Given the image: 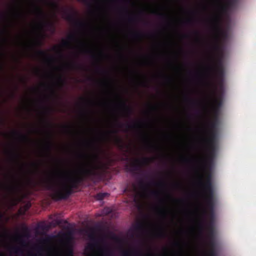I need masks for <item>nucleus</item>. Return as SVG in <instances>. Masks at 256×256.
<instances>
[{
  "label": "nucleus",
  "instance_id": "1",
  "mask_svg": "<svg viewBox=\"0 0 256 256\" xmlns=\"http://www.w3.org/2000/svg\"><path fill=\"white\" fill-rule=\"evenodd\" d=\"M88 158V160L84 164L78 174L68 178V184H64L62 190H57L52 183L48 184V189L54 191L52 194L53 200L58 201L68 198L74 192V189L78 188L86 176L95 174L96 171L100 168L102 164L100 156L98 153L96 152Z\"/></svg>",
  "mask_w": 256,
  "mask_h": 256
},
{
  "label": "nucleus",
  "instance_id": "60",
  "mask_svg": "<svg viewBox=\"0 0 256 256\" xmlns=\"http://www.w3.org/2000/svg\"><path fill=\"white\" fill-rule=\"evenodd\" d=\"M88 80H93V79L92 78H89Z\"/></svg>",
  "mask_w": 256,
  "mask_h": 256
},
{
  "label": "nucleus",
  "instance_id": "42",
  "mask_svg": "<svg viewBox=\"0 0 256 256\" xmlns=\"http://www.w3.org/2000/svg\"><path fill=\"white\" fill-rule=\"evenodd\" d=\"M234 1V0H228V6H231L233 4Z\"/></svg>",
  "mask_w": 256,
  "mask_h": 256
},
{
  "label": "nucleus",
  "instance_id": "64",
  "mask_svg": "<svg viewBox=\"0 0 256 256\" xmlns=\"http://www.w3.org/2000/svg\"><path fill=\"white\" fill-rule=\"evenodd\" d=\"M148 254L149 256H152V253H150V252H149V253Z\"/></svg>",
  "mask_w": 256,
  "mask_h": 256
},
{
  "label": "nucleus",
  "instance_id": "18",
  "mask_svg": "<svg viewBox=\"0 0 256 256\" xmlns=\"http://www.w3.org/2000/svg\"><path fill=\"white\" fill-rule=\"evenodd\" d=\"M114 144L120 149L123 148L124 147L122 139L118 136H116L114 138Z\"/></svg>",
  "mask_w": 256,
  "mask_h": 256
},
{
  "label": "nucleus",
  "instance_id": "37",
  "mask_svg": "<svg viewBox=\"0 0 256 256\" xmlns=\"http://www.w3.org/2000/svg\"><path fill=\"white\" fill-rule=\"evenodd\" d=\"M153 13L154 14H157L159 16V17L160 18H166V16L165 14H162V13H158L156 12V11H153Z\"/></svg>",
  "mask_w": 256,
  "mask_h": 256
},
{
  "label": "nucleus",
  "instance_id": "14",
  "mask_svg": "<svg viewBox=\"0 0 256 256\" xmlns=\"http://www.w3.org/2000/svg\"><path fill=\"white\" fill-rule=\"evenodd\" d=\"M76 39V36L74 34H70L68 35L67 40H63L62 42V46H67L70 44V42Z\"/></svg>",
  "mask_w": 256,
  "mask_h": 256
},
{
  "label": "nucleus",
  "instance_id": "58",
  "mask_svg": "<svg viewBox=\"0 0 256 256\" xmlns=\"http://www.w3.org/2000/svg\"><path fill=\"white\" fill-rule=\"evenodd\" d=\"M54 50H57L58 49V46H54Z\"/></svg>",
  "mask_w": 256,
  "mask_h": 256
},
{
  "label": "nucleus",
  "instance_id": "49",
  "mask_svg": "<svg viewBox=\"0 0 256 256\" xmlns=\"http://www.w3.org/2000/svg\"><path fill=\"white\" fill-rule=\"evenodd\" d=\"M192 20H191L189 19V20H188L186 21V22L187 24H190Z\"/></svg>",
  "mask_w": 256,
  "mask_h": 256
},
{
  "label": "nucleus",
  "instance_id": "51",
  "mask_svg": "<svg viewBox=\"0 0 256 256\" xmlns=\"http://www.w3.org/2000/svg\"><path fill=\"white\" fill-rule=\"evenodd\" d=\"M150 148H156V146L154 145H150Z\"/></svg>",
  "mask_w": 256,
  "mask_h": 256
},
{
  "label": "nucleus",
  "instance_id": "2",
  "mask_svg": "<svg viewBox=\"0 0 256 256\" xmlns=\"http://www.w3.org/2000/svg\"><path fill=\"white\" fill-rule=\"evenodd\" d=\"M218 122V116L214 114L213 120L208 124V137L205 139L208 155L206 158L202 159V168L204 171H206L208 168H210L214 157L217 139Z\"/></svg>",
  "mask_w": 256,
  "mask_h": 256
},
{
  "label": "nucleus",
  "instance_id": "40",
  "mask_svg": "<svg viewBox=\"0 0 256 256\" xmlns=\"http://www.w3.org/2000/svg\"><path fill=\"white\" fill-rule=\"evenodd\" d=\"M36 44L38 46H41L42 44V40L39 39L36 41Z\"/></svg>",
  "mask_w": 256,
  "mask_h": 256
},
{
  "label": "nucleus",
  "instance_id": "44",
  "mask_svg": "<svg viewBox=\"0 0 256 256\" xmlns=\"http://www.w3.org/2000/svg\"><path fill=\"white\" fill-rule=\"evenodd\" d=\"M116 122H117V123L118 124V126L119 128H122L124 126V124L118 122V120H116Z\"/></svg>",
  "mask_w": 256,
  "mask_h": 256
},
{
  "label": "nucleus",
  "instance_id": "25",
  "mask_svg": "<svg viewBox=\"0 0 256 256\" xmlns=\"http://www.w3.org/2000/svg\"><path fill=\"white\" fill-rule=\"evenodd\" d=\"M132 36L136 38H142L143 37V34L140 31H134L132 32Z\"/></svg>",
  "mask_w": 256,
  "mask_h": 256
},
{
  "label": "nucleus",
  "instance_id": "20",
  "mask_svg": "<svg viewBox=\"0 0 256 256\" xmlns=\"http://www.w3.org/2000/svg\"><path fill=\"white\" fill-rule=\"evenodd\" d=\"M124 126H126V129L130 130L134 128H140L141 126V124L140 122H136L133 124H124Z\"/></svg>",
  "mask_w": 256,
  "mask_h": 256
},
{
  "label": "nucleus",
  "instance_id": "24",
  "mask_svg": "<svg viewBox=\"0 0 256 256\" xmlns=\"http://www.w3.org/2000/svg\"><path fill=\"white\" fill-rule=\"evenodd\" d=\"M144 226L140 222L137 223L134 227V230L136 232H140L142 230Z\"/></svg>",
  "mask_w": 256,
  "mask_h": 256
},
{
  "label": "nucleus",
  "instance_id": "32",
  "mask_svg": "<svg viewBox=\"0 0 256 256\" xmlns=\"http://www.w3.org/2000/svg\"><path fill=\"white\" fill-rule=\"evenodd\" d=\"M58 84L62 86L66 83V80L62 78V76H59L58 78Z\"/></svg>",
  "mask_w": 256,
  "mask_h": 256
},
{
  "label": "nucleus",
  "instance_id": "7",
  "mask_svg": "<svg viewBox=\"0 0 256 256\" xmlns=\"http://www.w3.org/2000/svg\"><path fill=\"white\" fill-rule=\"evenodd\" d=\"M152 160V158H143L142 160L136 159L129 166H126V169L130 172H134L140 170L142 166L148 164Z\"/></svg>",
  "mask_w": 256,
  "mask_h": 256
},
{
  "label": "nucleus",
  "instance_id": "17",
  "mask_svg": "<svg viewBox=\"0 0 256 256\" xmlns=\"http://www.w3.org/2000/svg\"><path fill=\"white\" fill-rule=\"evenodd\" d=\"M12 134L18 136L19 138L22 141H28L30 140L28 137L25 134H22L18 132L14 131Z\"/></svg>",
  "mask_w": 256,
  "mask_h": 256
},
{
  "label": "nucleus",
  "instance_id": "38",
  "mask_svg": "<svg viewBox=\"0 0 256 256\" xmlns=\"http://www.w3.org/2000/svg\"><path fill=\"white\" fill-rule=\"evenodd\" d=\"M150 194L154 197H158V196L159 193L156 191H152L150 192Z\"/></svg>",
  "mask_w": 256,
  "mask_h": 256
},
{
  "label": "nucleus",
  "instance_id": "52",
  "mask_svg": "<svg viewBox=\"0 0 256 256\" xmlns=\"http://www.w3.org/2000/svg\"><path fill=\"white\" fill-rule=\"evenodd\" d=\"M96 151H100V150H101L100 148L98 147V146H96Z\"/></svg>",
  "mask_w": 256,
  "mask_h": 256
},
{
  "label": "nucleus",
  "instance_id": "10",
  "mask_svg": "<svg viewBox=\"0 0 256 256\" xmlns=\"http://www.w3.org/2000/svg\"><path fill=\"white\" fill-rule=\"evenodd\" d=\"M88 237L90 240L92 242V243L89 244L86 249L90 251H92L94 248L98 246V240L96 236L94 230H91V232L88 234Z\"/></svg>",
  "mask_w": 256,
  "mask_h": 256
},
{
  "label": "nucleus",
  "instance_id": "28",
  "mask_svg": "<svg viewBox=\"0 0 256 256\" xmlns=\"http://www.w3.org/2000/svg\"><path fill=\"white\" fill-rule=\"evenodd\" d=\"M48 3H49V4L54 10H60V6L56 2H53V1H50V2H49Z\"/></svg>",
  "mask_w": 256,
  "mask_h": 256
},
{
  "label": "nucleus",
  "instance_id": "62",
  "mask_svg": "<svg viewBox=\"0 0 256 256\" xmlns=\"http://www.w3.org/2000/svg\"><path fill=\"white\" fill-rule=\"evenodd\" d=\"M183 36H184V38H186V37H188V36H187V35L184 34V35H183Z\"/></svg>",
  "mask_w": 256,
  "mask_h": 256
},
{
  "label": "nucleus",
  "instance_id": "48",
  "mask_svg": "<svg viewBox=\"0 0 256 256\" xmlns=\"http://www.w3.org/2000/svg\"><path fill=\"white\" fill-rule=\"evenodd\" d=\"M53 60V58H52V57H50V56L48 57V61H51V60Z\"/></svg>",
  "mask_w": 256,
  "mask_h": 256
},
{
  "label": "nucleus",
  "instance_id": "61",
  "mask_svg": "<svg viewBox=\"0 0 256 256\" xmlns=\"http://www.w3.org/2000/svg\"><path fill=\"white\" fill-rule=\"evenodd\" d=\"M52 94H55V92L53 90H52Z\"/></svg>",
  "mask_w": 256,
  "mask_h": 256
},
{
  "label": "nucleus",
  "instance_id": "35",
  "mask_svg": "<svg viewBox=\"0 0 256 256\" xmlns=\"http://www.w3.org/2000/svg\"><path fill=\"white\" fill-rule=\"evenodd\" d=\"M208 256H216V250H210L208 253Z\"/></svg>",
  "mask_w": 256,
  "mask_h": 256
},
{
  "label": "nucleus",
  "instance_id": "41",
  "mask_svg": "<svg viewBox=\"0 0 256 256\" xmlns=\"http://www.w3.org/2000/svg\"><path fill=\"white\" fill-rule=\"evenodd\" d=\"M160 214L164 217L166 216V212L164 210H160Z\"/></svg>",
  "mask_w": 256,
  "mask_h": 256
},
{
  "label": "nucleus",
  "instance_id": "57",
  "mask_svg": "<svg viewBox=\"0 0 256 256\" xmlns=\"http://www.w3.org/2000/svg\"><path fill=\"white\" fill-rule=\"evenodd\" d=\"M18 16H22V14H21V13H20V12H18Z\"/></svg>",
  "mask_w": 256,
  "mask_h": 256
},
{
  "label": "nucleus",
  "instance_id": "22",
  "mask_svg": "<svg viewBox=\"0 0 256 256\" xmlns=\"http://www.w3.org/2000/svg\"><path fill=\"white\" fill-rule=\"evenodd\" d=\"M42 25L46 27H47L48 28L52 29V32H54L55 30L54 24L52 22H44L42 23Z\"/></svg>",
  "mask_w": 256,
  "mask_h": 256
},
{
  "label": "nucleus",
  "instance_id": "29",
  "mask_svg": "<svg viewBox=\"0 0 256 256\" xmlns=\"http://www.w3.org/2000/svg\"><path fill=\"white\" fill-rule=\"evenodd\" d=\"M82 52H83V53H91L92 54V55H91L92 58H93V59L96 58V55L93 54L92 51H91V50H87V49H85V48H82Z\"/></svg>",
  "mask_w": 256,
  "mask_h": 256
},
{
  "label": "nucleus",
  "instance_id": "16",
  "mask_svg": "<svg viewBox=\"0 0 256 256\" xmlns=\"http://www.w3.org/2000/svg\"><path fill=\"white\" fill-rule=\"evenodd\" d=\"M67 66L71 69L83 70L84 67L75 62H72L67 64Z\"/></svg>",
  "mask_w": 256,
  "mask_h": 256
},
{
  "label": "nucleus",
  "instance_id": "5",
  "mask_svg": "<svg viewBox=\"0 0 256 256\" xmlns=\"http://www.w3.org/2000/svg\"><path fill=\"white\" fill-rule=\"evenodd\" d=\"M208 69L213 72L219 91L222 92L224 90V71L221 58L218 59L216 65L212 64L208 66Z\"/></svg>",
  "mask_w": 256,
  "mask_h": 256
},
{
  "label": "nucleus",
  "instance_id": "54",
  "mask_svg": "<svg viewBox=\"0 0 256 256\" xmlns=\"http://www.w3.org/2000/svg\"><path fill=\"white\" fill-rule=\"evenodd\" d=\"M70 254H73L72 250L71 249L70 250Z\"/></svg>",
  "mask_w": 256,
  "mask_h": 256
},
{
  "label": "nucleus",
  "instance_id": "56",
  "mask_svg": "<svg viewBox=\"0 0 256 256\" xmlns=\"http://www.w3.org/2000/svg\"><path fill=\"white\" fill-rule=\"evenodd\" d=\"M33 164L36 167V169L38 170V166L36 164Z\"/></svg>",
  "mask_w": 256,
  "mask_h": 256
},
{
  "label": "nucleus",
  "instance_id": "27",
  "mask_svg": "<svg viewBox=\"0 0 256 256\" xmlns=\"http://www.w3.org/2000/svg\"><path fill=\"white\" fill-rule=\"evenodd\" d=\"M36 10L39 16L43 18L45 17L44 12L40 7L36 6Z\"/></svg>",
  "mask_w": 256,
  "mask_h": 256
},
{
  "label": "nucleus",
  "instance_id": "45",
  "mask_svg": "<svg viewBox=\"0 0 256 256\" xmlns=\"http://www.w3.org/2000/svg\"><path fill=\"white\" fill-rule=\"evenodd\" d=\"M86 256H96L93 254L90 253V254H87Z\"/></svg>",
  "mask_w": 256,
  "mask_h": 256
},
{
  "label": "nucleus",
  "instance_id": "31",
  "mask_svg": "<svg viewBox=\"0 0 256 256\" xmlns=\"http://www.w3.org/2000/svg\"><path fill=\"white\" fill-rule=\"evenodd\" d=\"M12 251L16 254H22V250L20 247H14L12 248Z\"/></svg>",
  "mask_w": 256,
  "mask_h": 256
},
{
  "label": "nucleus",
  "instance_id": "26",
  "mask_svg": "<svg viewBox=\"0 0 256 256\" xmlns=\"http://www.w3.org/2000/svg\"><path fill=\"white\" fill-rule=\"evenodd\" d=\"M208 246L210 250H216V242L215 240H208Z\"/></svg>",
  "mask_w": 256,
  "mask_h": 256
},
{
  "label": "nucleus",
  "instance_id": "63",
  "mask_svg": "<svg viewBox=\"0 0 256 256\" xmlns=\"http://www.w3.org/2000/svg\"><path fill=\"white\" fill-rule=\"evenodd\" d=\"M0 256H4V254L0 252Z\"/></svg>",
  "mask_w": 256,
  "mask_h": 256
},
{
  "label": "nucleus",
  "instance_id": "46",
  "mask_svg": "<svg viewBox=\"0 0 256 256\" xmlns=\"http://www.w3.org/2000/svg\"><path fill=\"white\" fill-rule=\"evenodd\" d=\"M153 184H156L157 185H163L164 184L162 183V182H160V183H156V182H153L152 183Z\"/></svg>",
  "mask_w": 256,
  "mask_h": 256
},
{
  "label": "nucleus",
  "instance_id": "30",
  "mask_svg": "<svg viewBox=\"0 0 256 256\" xmlns=\"http://www.w3.org/2000/svg\"><path fill=\"white\" fill-rule=\"evenodd\" d=\"M108 194L107 193H99L96 195V198L98 200H103Z\"/></svg>",
  "mask_w": 256,
  "mask_h": 256
},
{
  "label": "nucleus",
  "instance_id": "12",
  "mask_svg": "<svg viewBox=\"0 0 256 256\" xmlns=\"http://www.w3.org/2000/svg\"><path fill=\"white\" fill-rule=\"evenodd\" d=\"M22 230H23V232H24L22 236H18V240H20L21 244L22 245H24L25 244V242H24V241L22 240V237L24 236V237L27 238H29L30 236V230H28V228L26 226H24Z\"/></svg>",
  "mask_w": 256,
  "mask_h": 256
},
{
  "label": "nucleus",
  "instance_id": "19",
  "mask_svg": "<svg viewBox=\"0 0 256 256\" xmlns=\"http://www.w3.org/2000/svg\"><path fill=\"white\" fill-rule=\"evenodd\" d=\"M101 250L104 256H110L112 254L111 250L108 246L102 248Z\"/></svg>",
  "mask_w": 256,
  "mask_h": 256
},
{
  "label": "nucleus",
  "instance_id": "53",
  "mask_svg": "<svg viewBox=\"0 0 256 256\" xmlns=\"http://www.w3.org/2000/svg\"><path fill=\"white\" fill-rule=\"evenodd\" d=\"M174 245L176 246H179V243L178 242H176L174 243Z\"/></svg>",
  "mask_w": 256,
  "mask_h": 256
},
{
  "label": "nucleus",
  "instance_id": "11",
  "mask_svg": "<svg viewBox=\"0 0 256 256\" xmlns=\"http://www.w3.org/2000/svg\"><path fill=\"white\" fill-rule=\"evenodd\" d=\"M214 222V220H210L207 226L208 240H215Z\"/></svg>",
  "mask_w": 256,
  "mask_h": 256
},
{
  "label": "nucleus",
  "instance_id": "50",
  "mask_svg": "<svg viewBox=\"0 0 256 256\" xmlns=\"http://www.w3.org/2000/svg\"><path fill=\"white\" fill-rule=\"evenodd\" d=\"M118 132L116 130H112L111 132V133H112V134H117Z\"/></svg>",
  "mask_w": 256,
  "mask_h": 256
},
{
  "label": "nucleus",
  "instance_id": "21",
  "mask_svg": "<svg viewBox=\"0 0 256 256\" xmlns=\"http://www.w3.org/2000/svg\"><path fill=\"white\" fill-rule=\"evenodd\" d=\"M140 188L142 190H146L149 186V184L146 183L143 180H140L138 182Z\"/></svg>",
  "mask_w": 256,
  "mask_h": 256
},
{
  "label": "nucleus",
  "instance_id": "9",
  "mask_svg": "<svg viewBox=\"0 0 256 256\" xmlns=\"http://www.w3.org/2000/svg\"><path fill=\"white\" fill-rule=\"evenodd\" d=\"M212 94V96L210 98L213 114H214L218 116L220 108L222 105V95H219L216 97L213 96L216 94L215 91H213Z\"/></svg>",
  "mask_w": 256,
  "mask_h": 256
},
{
  "label": "nucleus",
  "instance_id": "23",
  "mask_svg": "<svg viewBox=\"0 0 256 256\" xmlns=\"http://www.w3.org/2000/svg\"><path fill=\"white\" fill-rule=\"evenodd\" d=\"M10 154L12 156V158L16 162L19 161L22 158V156L18 152H10Z\"/></svg>",
  "mask_w": 256,
  "mask_h": 256
},
{
  "label": "nucleus",
  "instance_id": "39",
  "mask_svg": "<svg viewBox=\"0 0 256 256\" xmlns=\"http://www.w3.org/2000/svg\"><path fill=\"white\" fill-rule=\"evenodd\" d=\"M136 20V18L135 16H130L128 18V20L130 22H134Z\"/></svg>",
  "mask_w": 256,
  "mask_h": 256
},
{
  "label": "nucleus",
  "instance_id": "36",
  "mask_svg": "<svg viewBox=\"0 0 256 256\" xmlns=\"http://www.w3.org/2000/svg\"><path fill=\"white\" fill-rule=\"evenodd\" d=\"M158 235L160 237H163L165 236V232L162 229H160L158 232Z\"/></svg>",
  "mask_w": 256,
  "mask_h": 256
},
{
  "label": "nucleus",
  "instance_id": "15",
  "mask_svg": "<svg viewBox=\"0 0 256 256\" xmlns=\"http://www.w3.org/2000/svg\"><path fill=\"white\" fill-rule=\"evenodd\" d=\"M142 254V252L138 250H134L130 251L124 250L122 254L123 256H129L130 255L140 256Z\"/></svg>",
  "mask_w": 256,
  "mask_h": 256
},
{
  "label": "nucleus",
  "instance_id": "13",
  "mask_svg": "<svg viewBox=\"0 0 256 256\" xmlns=\"http://www.w3.org/2000/svg\"><path fill=\"white\" fill-rule=\"evenodd\" d=\"M120 106L122 108L124 111L130 116L132 113V108L126 104L125 102L122 101L120 104Z\"/></svg>",
  "mask_w": 256,
  "mask_h": 256
},
{
  "label": "nucleus",
  "instance_id": "8",
  "mask_svg": "<svg viewBox=\"0 0 256 256\" xmlns=\"http://www.w3.org/2000/svg\"><path fill=\"white\" fill-rule=\"evenodd\" d=\"M22 183L20 180H15L12 184L4 186L5 189L11 196L18 195L22 190Z\"/></svg>",
  "mask_w": 256,
  "mask_h": 256
},
{
  "label": "nucleus",
  "instance_id": "33",
  "mask_svg": "<svg viewBox=\"0 0 256 256\" xmlns=\"http://www.w3.org/2000/svg\"><path fill=\"white\" fill-rule=\"evenodd\" d=\"M37 54L39 55V56H48V54L47 53L44 52V50H39L37 52Z\"/></svg>",
  "mask_w": 256,
  "mask_h": 256
},
{
  "label": "nucleus",
  "instance_id": "59",
  "mask_svg": "<svg viewBox=\"0 0 256 256\" xmlns=\"http://www.w3.org/2000/svg\"><path fill=\"white\" fill-rule=\"evenodd\" d=\"M48 136H49V138L50 139L51 138V134H50V132H48Z\"/></svg>",
  "mask_w": 256,
  "mask_h": 256
},
{
  "label": "nucleus",
  "instance_id": "6",
  "mask_svg": "<svg viewBox=\"0 0 256 256\" xmlns=\"http://www.w3.org/2000/svg\"><path fill=\"white\" fill-rule=\"evenodd\" d=\"M64 15V18L68 22H73L74 25L79 28H84L86 26V24L78 20L76 18V12L73 10H72V12H69L66 10L62 11Z\"/></svg>",
  "mask_w": 256,
  "mask_h": 256
},
{
  "label": "nucleus",
  "instance_id": "34",
  "mask_svg": "<svg viewBox=\"0 0 256 256\" xmlns=\"http://www.w3.org/2000/svg\"><path fill=\"white\" fill-rule=\"evenodd\" d=\"M46 148L48 152H50L52 149V142L50 140H48L47 142V144L46 145Z\"/></svg>",
  "mask_w": 256,
  "mask_h": 256
},
{
  "label": "nucleus",
  "instance_id": "3",
  "mask_svg": "<svg viewBox=\"0 0 256 256\" xmlns=\"http://www.w3.org/2000/svg\"><path fill=\"white\" fill-rule=\"evenodd\" d=\"M200 184L203 188L205 194V200L206 206L210 211V220H214V190L210 172H206V176L204 182L200 179Z\"/></svg>",
  "mask_w": 256,
  "mask_h": 256
},
{
  "label": "nucleus",
  "instance_id": "47",
  "mask_svg": "<svg viewBox=\"0 0 256 256\" xmlns=\"http://www.w3.org/2000/svg\"><path fill=\"white\" fill-rule=\"evenodd\" d=\"M220 8L222 10H224L226 9V7L225 6H222L220 7Z\"/></svg>",
  "mask_w": 256,
  "mask_h": 256
},
{
  "label": "nucleus",
  "instance_id": "4",
  "mask_svg": "<svg viewBox=\"0 0 256 256\" xmlns=\"http://www.w3.org/2000/svg\"><path fill=\"white\" fill-rule=\"evenodd\" d=\"M220 18L219 15H216L211 19L212 28L215 32L214 42L212 48L222 56V44L228 38V33L222 28L220 26Z\"/></svg>",
  "mask_w": 256,
  "mask_h": 256
},
{
  "label": "nucleus",
  "instance_id": "55",
  "mask_svg": "<svg viewBox=\"0 0 256 256\" xmlns=\"http://www.w3.org/2000/svg\"><path fill=\"white\" fill-rule=\"evenodd\" d=\"M98 71L104 72V70H102L100 68V67H98Z\"/></svg>",
  "mask_w": 256,
  "mask_h": 256
},
{
  "label": "nucleus",
  "instance_id": "43",
  "mask_svg": "<svg viewBox=\"0 0 256 256\" xmlns=\"http://www.w3.org/2000/svg\"><path fill=\"white\" fill-rule=\"evenodd\" d=\"M116 122H117V123L118 124V126L119 128H122L124 126V124L118 122V120H116Z\"/></svg>",
  "mask_w": 256,
  "mask_h": 256
}]
</instances>
